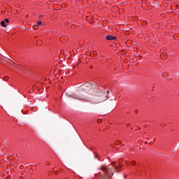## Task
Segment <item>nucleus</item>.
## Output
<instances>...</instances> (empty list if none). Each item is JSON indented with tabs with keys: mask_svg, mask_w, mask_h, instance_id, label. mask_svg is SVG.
Returning <instances> with one entry per match:
<instances>
[{
	"mask_svg": "<svg viewBox=\"0 0 179 179\" xmlns=\"http://www.w3.org/2000/svg\"><path fill=\"white\" fill-rule=\"evenodd\" d=\"M117 37L115 36H112L111 35H109L106 37V40H108L109 41H111L112 40H115Z\"/></svg>",
	"mask_w": 179,
	"mask_h": 179,
	"instance_id": "nucleus-1",
	"label": "nucleus"
},
{
	"mask_svg": "<svg viewBox=\"0 0 179 179\" xmlns=\"http://www.w3.org/2000/svg\"><path fill=\"white\" fill-rule=\"evenodd\" d=\"M86 86L88 87H90L92 86V85L87 83V84H85V85H83V87H86ZM83 90H86V89H85V88H83Z\"/></svg>",
	"mask_w": 179,
	"mask_h": 179,
	"instance_id": "nucleus-2",
	"label": "nucleus"
},
{
	"mask_svg": "<svg viewBox=\"0 0 179 179\" xmlns=\"http://www.w3.org/2000/svg\"><path fill=\"white\" fill-rule=\"evenodd\" d=\"M1 26L2 27H6V24H5V21H1Z\"/></svg>",
	"mask_w": 179,
	"mask_h": 179,
	"instance_id": "nucleus-3",
	"label": "nucleus"
},
{
	"mask_svg": "<svg viewBox=\"0 0 179 179\" xmlns=\"http://www.w3.org/2000/svg\"><path fill=\"white\" fill-rule=\"evenodd\" d=\"M131 164L132 166H135V164H136V162L135 161H132Z\"/></svg>",
	"mask_w": 179,
	"mask_h": 179,
	"instance_id": "nucleus-4",
	"label": "nucleus"
},
{
	"mask_svg": "<svg viewBox=\"0 0 179 179\" xmlns=\"http://www.w3.org/2000/svg\"><path fill=\"white\" fill-rule=\"evenodd\" d=\"M163 55H164L163 54H161V56H160L161 59H166V58H167V57H166L165 58H163Z\"/></svg>",
	"mask_w": 179,
	"mask_h": 179,
	"instance_id": "nucleus-5",
	"label": "nucleus"
},
{
	"mask_svg": "<svg viewBox=\"0 0 179 179\" xmlns=\"http://www.w3.org/2000/svg\"><path fill=\"white\" fill-rule=\"evenodd\" d=\"M37 26H41V22H38L36 24Z\"/></svg>",
	"mask_w": 179,
	"mask_h": 179,
	"instance_id": "nucleus-6",
	"label": "nucleus"
},
{
	"mask_svg": "<svg viewBox=\"0 0 179 179\" xmlns=\"http://www.w3.org/2000/svg\"><path fill=\"white\" fill-rule=\"evenodd\" d=\"M5 22H6V23H9V20L8 19H6Z\"/></svg>",
	"mask_w": 179,
	"mask_h": 179,
	"instance_id": "nucleus-7",
	"label": "nucleus"
},
{
	"mask_svg": "<svg viewBox=\"0 0 179 179\" xmlns=\"http://www.w3.org/2000/svg\"><path fill=\"white\" fill-rule=\"evenodd\" d=\"M125 164H128V161H126V162H125Z\"/></svg>",
	"mask_w": 179,
	"mask_h": 179,
	"instance_id": "nucleus-8",
	"label": "nucleus"
},
{
	"mask_svg": "<svg viewBox=\"0 0 179 179\" xmlns=\"http://www.w3.org/2000/svg\"><path fill=\"white\" fill-rule=\"evenodd\" d=\"M120 145H122V141H120Z\"/></svg>",
	"mask_w": 179,
	"mask_h": 179,
	"instance_id": "nucleus-9",
	"label": "nucleus"
}]
</instances>
